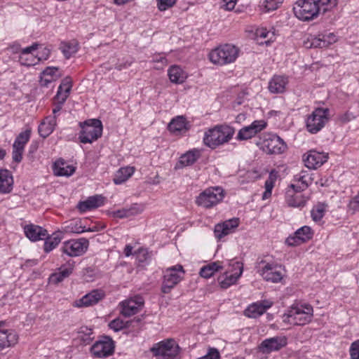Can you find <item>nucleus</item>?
<instances>
[{
	"instance_id": "obj_1",
	"label": "nucleus",
	"mask_w": 359,
	"mask_h": 359,
	"mask_svg": "<svg viewBox=\"0 0 359 359\" xmlns=\"http://www.w3.org/2000/svg\"><path fill=\"white\" fill-rule=\"evenodd\" d=\"M234 128L227 125H217L209 128L204 135L205 145L215 149L221 145L229 142L233 137Z\"/></svg>"
},
{
	"instance_id": "obj_2",
	"label": "nucleus",
	"mask_w": 359,
	"mask_h": 359,
	"mask_svg": "<svg viewBox=\"0 0 359 359\" xmlns=\"http://www.w3.org/2000/svg\"><path fill=\"white\" fill-rule=\"evenodd\" d=\"M313 316V309L310 304H295L283 316V321L292 325L303 326L309 323Z\"/></svg>"
},
{
	"instance_id": "obj_3",
	"label": "nucleus",
	"mask_w": 359,
	"mask_h": 359,
	"mask_svg": "<svg viewBox=\"0 0 359 359\" xmlns=\"http://www.w3.org/2000/svg\"><path fill=\"white\" fill-rule=\"evenodd\" d=\"M240 50L231 43L220 45L212 49L208 57L215 65L224 66L234 62L238 57Z\"/></svg>"
},
{
	"instance_id": "obj_4",
	"label": "nucleus",
	"mask_w": 359,
	"mask_h": 359,
	"mask_svg": "<svg viewBox=\"0 0 359 359\" xmlns=\"http://www.w3.org/2000/svg\"><path fill=\"white\" fill-rule=\"evenodd\" d=\"M225 196L224 190L221 187H210L199 194L196 198L195 203L205 209H210L222 201Z\"/></svg>"
},
{
	"instance_id": "obj_5",
	"label": "nucleus",
	"mask_w": 359,
	"mask_h": 359,
	"mask_svg": "<svg viewBox=\"0 0 359 359\" xmlns=\"http://www.w3.org/2000/svg\"><path fill=\"white\" fill-rule=\"evenodd\" d=\"M81 128L79 134V140L83 144L92 143L102 136V123L98 119H89L80 122Z\"/></svg>"
},
{
	"instance_id": "obj_6",
	"label": "nucleus",
	"mask_w": 359,
	"mask_h": 359,
	"mask_svg": "<svg viewBox=\"0 0 359 359\" xmlns=\"http://www.w3.org/2000/svg\"><path fill=\"white\" fill-rule=\"evenodd\" d=\"M257 145L268 154H280L287 149L285 142L277 135L271 133L262 134Z\"/></svg>"
},
{
	"instance_id": "obj_7",
	"label": "nucleus",
	"mask_w": 359,
	"mask_h": 359,
	"mask_svg": "<svg viewBox=\"0 0 359 359\" xmlns=\"http://www.w3.org/2000/svg\"><path fill=\"white\" fill-rule=\"evenodd\" d=\"M150 351L157 359H175L180 348L173 339H167L154 344Z\"/></svg>"
},
{
	"instance_id": "obj_8",
	"label": "nucleus",
	"mask_w": 359,
	"mask_h": 359,
	"mask_svg": "<svg viewBox=\"0 0 359 359\" xmlns=\"http://www.w3.org/2000/svg\"><path fill=\"white\" fill-rule=\"evenodd\" d=\"M185 271L180 264L168 268L163 273L161 292L169 293L184 278Z\"/></svg>"
},
{
	"instance_id": "obj_9",
	"label": "nucleus",
	"mask_w": 359,
	"mask_h": 359,
	"mask_svg": "<svg viewBox=\"0 0 359 359\" xmlns=\"http://www.w3.org/2000/svg\"><path fill=\"white\" fill-rule=\"evenodd\" d=\"M330 110L327 108H317L306 121L307 130L311 134L319 132L329 120Z\"/></svg>"
},
{
	"instance_id": "obj_10",
	"label": "nucleus",
	"mask_w": 359,
	"mask_h": 359,
	"mask_svg": "<svg viewBox=\"0 0 359 359\" xmlns=\"http://www.w3.org/2000/svg\"><path fill=\"white\" fill-rule=\"evenodd\" d=\"M318 8L315 1L298 0L293 6L294 15L302 21H310L316 18Z\"/></svg>"
},
{
	"instance_id": "obj_11",
	"label": "nucleus",
	"mask_w": 359,
	"mask_h": 359,
	"mask_svg": "<svg viewBox=\"0 0 359 359\" xmlns=\"http://www.w3.org/2000/svg\"><path fill=\"white\" fill-rule=\"evenodd\" d=\"M115 344L110 337L103 336L90 348V353L95 358L109 357L114 353Z\"/></svg>"
},
{
	"instance_id": "obj_12",
	"label": "nucleus",
	"mask_w": 359,
	"mask_h": 359,
	"mask_svg": "<svg viewBox=\"0 0 359 359\" xmlns=\"http://www.w3.org/2000/svg\"><path fill=\"white\" fill-rule=\"evenodd\" d=\"M88 245V240L85 238L72 239L63 243L62 251L70 257H77L86 252Z\"/></svg>"
},
{
	"instance_id": "obj_13",
	"label": "nucleus",
	"mask_w": 359,
	"mask_h": 359,
	"mask_svg": "<svg viewBox=\"0 0 359 359\" xmlns=\"http://www.w3.org/2000/svg\"><path fill=\"white\" fill-rule=\"evenodd\" d=\"M260 264H262L263 266L259 270V272L266 281L278 283L283 279V269L281 265L274 263H267L264 260L261 261Z\"/></svg>"
},
{
	"instance_id": "obj_14",
	"label": "nucleus",
	"mask_w": 359,
	"mask_h": 359,
	"mask_svg": "<svg viewBox=\"0 0 359 359\" xmlns=\"http://www.w3.org/2000/svg\"><path fill=\"white\" fill-rule=\"evenodd\" d=\"M144 303V299L140 295L125 299L119 303L120 313L125 317L133 316L142 309Z\"/></svg>"
},
{
	"instance_id": "obj_15",
	"label": "nucleus",
	"mask_w": 359,
	"mask_h": 359,
	"mask_svg": "<svg viewBox=\"0 0 359 359\" xmlns=\"http://www.w3.org/2000/svg\"><path fill=\"white\" fill-rule=\"evenodd\" d=\"M287 344V338L284 335L275 336L265 339L259 346V351L264 354L278 351Z\"/></svg>"
},
{
	"instance_id": "obj_16",
	"label": "nucleus",
	"mask_w": 359,
	"mask_h": 359,
	"mask_svg": "<svg viewBox=\"0 0 359 359\" xmlns=\"http://www.w3.org/2000/svg\"><path fill=\"white\" fill-rule=\"evenodd\" d=\"M314 231L310 226H304L298 229L293 235L289 236L285 243L291 247L298 246L312 239Z\"/></svg>"
},
{
	"instance_id": "obj_17",
	"label": "nucleus",
	"mask_w": 359,
	"mask_h": 359,
	"mask_svg": "<svg viewBox=\"0 0 359 359\" xmlns=\"http://www.w3.org/2000/svg\"><path fill=\"white\" fill-rule=\"evenodd\" d=\"M6 322L0 321V351L18 343V335L13 330L6 327Z\"/></svg>"
},
{
	"instance_id": "obj_18",
	"label": "nucleus",
	"mask_w": 359,
	"mask_h": 359,
	"mask_svg": "<svg viewBox=\"0 0 359 359\" xmlns=\"http://www.w3.org/2000/svg\"><path fill=\"white\" fill-rule=\"evenodd\" d=\"M328 159V154L310 150L304 155L305 165L309 169H317L323 165Z\"/></svg>"
},
{
	"instance_id": "obj_19",
	"label": "nucleus",
	"mask_w": 359,
	"mask_h": 359,
	"mask_svg": "<svg viewBox=\"0 0 359 359\" xmlns=\"http://www.w3.org/2000/svg\"><path fill=\"white\" fill-rule=\"evenodd\" d=\"M240 221L237 217L225 220L222 223L217 224L215 226L214 234L216 238L221 240L224 236L232 233L239 226Z\"/></svg>"
},
{
	"instance_id": "obj_20",
	"label": "nucleus",
	"mask_w": 359,
	"mask_h": 359,
	"mask_svg": "<svg viewBox=\"0 0 359 359\" xmlns=\"http://www.w3.org/2000/svg\"><path fill=\"white\" fill-rule=\"evenodd\" d=\"M337 41V37L334 33L324 32L319 34L318 36L312 37L306 46L308 48H327L331 44L334 43Z\"/></svg>"
},
{
	"instance_id": "obj_21",
	"label": "nucleus",
	"mask_w": 359,
	"mask_h": 359,
	"mask_svg": "<svg viewBox=\"0 0 359 359\" xmlns=\"http://www.w3.org/2000/svg\"><path fill=\"white\" fill-rule=\"evenodd\" d=\"M267 126V123L264 120H257L253 121L250 126L242 128L238 133L237 140H247L252 137Z\"/></svg>"
},
{
	"instance_id": "obj_22",
	"label": "nucleus",
	"mask_w": 359,
	"mask_h": 359,
	"mask_svg": "<svg viewBox=\"0 0 359 359\" xmlns=\"http://www.w3.org/2000/svg\"><path fill=\"white\" fill-rule=\"evenodd\" d=\"M272 305L273 302L267 299L257 302L249 305L244 311V314L248 318H256L264 314Z\"/></svg>"
},
{
	"instance_id": "obj_23",
	"label": "nucleus",
	"mask_w": 359,
	"mask_h": 359,
	"mask_svg": "<svg viewBox=\"0 0 359 359\" xmlns=\"http://www.w3.org/2000/svg\"><path fill=\"white\" fill-rule=\"evenodd\" d=\"M104 297V292L95 290L75 301L74 306L78 308L93 306L97 304Z\"/></svg>"
},
{
	"instance_id": "obj_24",
	"label": "nucleus",
	"mask_w": 359,
	"mask_h": 359,
	"mask_svg": "<svg viewBox=\"0 0 359 359\" xmlns=\"http://www.w3.org/2000/svg\"><path fill=\"white\" fill-rule=\"evenodd\" d=\"M142 325V320L140 318H135L130 320L124 321L120 318H117L116 319L112 320L109 323V327L110 329L113 330L114 332H118L125 328L134 327L136 330H139Z\"/></svg>"
},
{
	"instance_id": "obj_25",
	"label": "nucleus",
	"mask_w": 359,
	"mask_h": 359,
	"mask_svg": "<svg viewBox=\"0 0 359 359\" xmlns=\"http://www.w3.org/2000/svg\"><path fill=\"white\" fill-rule=\"evenodd\" d=\"M74 263L73 262H67L62 264L58 271L53 273L49 278V281L53 284H58L68 278L73 272Z\"/></svg>"
},
{
	"instance_id": "obj_26",
	"label": "nucleus",
	"mask_w": 359,
	"mask_h": 359,
	"mask_svg": "<svg viewBox=\"0 0 359 359\" xmlns=\"http://www.w3.org/2000/svg\"><path fill=\"white\" fill-rule=\"evenodd\" d=\"M24 232L27 238L33 242L43 240L48 236V231L46 229L33 224L25 225L24 226Z\"/></svg>"
},
{
	"instance_id": "obj_27",
	"label": "nucleus",
	"mask_w": 359,
	"mask_h": 359,
	"mask_svg": "<svg viewBox=\"0 0 359 359\" xmlns=\"http://www.w3.org/2000/svg\"><path fill=\"white\" fill-rule=\"evenodd\" d=\"M288 82L287 76L274 75L269 82L268 89L271 93H283L286 90V86Z\"/></svg>"
},
{
	"instance_id": "obj_28",
	"label": "nucleus",
	"mask_w": 359,
	"mask_h": 359,
	"mask_svg": "<svg viewBox=\"0 0 359 359\" xmlns=\"http://www.w3.org/2000/svg\"><path fill=\"white\" fill-rule=\"evenodd\" d=\"M104 203V198L101 195H95L88 197L83 201H80L77 205V208L81 212H86L99 207Z\"/></svg>"
},
{
	"instance_id": "obj_29",
	"label": "nucleus",
	"mask_w": 359,
	"mask_h": 359,
	"mask_svg": "<svg viewBox=\"0 0 359 359\" xmlns=\"http://www.w3.org/2000/svg\"><path fill=\"white\" fill-rule=\"evenodd\" d=\"M294 181L300 182L301 185L292 184L291 187L296 191L300 192L306 189L313 181L311 175L308 170H302L294 177Z\"/></svg>"
},
{
	"instance_id": "obj_30",
	"label": "nucleus",
	"mask_w": 359,
	"mask_h": 359,
	"mask_svg": "<svg viewBox=\"0 0 359 359\" xmlns=\"http://www.w3.org/2000/svg\"><path fill=\"white\" fill-rule=\"evenodd\" d=\"M13 179L10 171L0 170V193L8 194L13 189Z\"/></svg>"
},
{
	"instance_id": "obj_31",
	"label": "nucleus",
	"mask_w": 359,
	"mask_h": 359,
	"mask_svg": "<svg viewBox=\"0 0 359 359\" xmlns=\"http://www.w3.org/2000/svg\"><path fill=\"white\" fill-rule=\"evenodd\" d=\"M55 126V117H46L39 126L38 131L39 135L43 138L48 137L53 132Z\"/></svg>"
},
{
	"instance_id": "obj_32",
	"label": "nucleus",
	"mask_w": 359,
	"mask_h": 359,
	"mask_svg": "<svg viewBox=\"0 0 359 359\" xmlns=\"http://www.w3.org/2000/svg\"><path fill=\"white\" fill-rule=\"evenodd\" d=\"M53 172L57 176L69 177L74 174L75 168L64 160H57L53 165Z\"/></svg>"
},
{
	"instance_id": "obj_33",
	"label": "nucleus",
	"mask_w": 359,
	"mask_h": 359,
	"mask_svg": "<svg viewBox=\"0 0 359 359\" xmlns=\"http://www.w3.org/2000/svg\"><path fill=\"white\" fill-rule=\"evenodd\" d=\"M62 239V233L61 231H55L52 235L45 237L43 244V250L46 253H49L55 249Z\"/></svg>"
},
{
	"instance_id": "obj_34",
	"label": "nucleus",
	"mask_w": 359,
	"mask_h": 359,
	"mask_svg": "<svg viewBox=\"0 0 359 359\" xmlns=\"http://www.w3.org/2000/svg\"><path fill=\"white\" fill-rule=\"evenodd\" d=\"M169 79L172 83H182L187 78V73L177 65L171 66L168 70Z\"/></svg>"
},
{
	"instance_id": "obj_35",
	"label": "nucleus",
	"mask_w": 359,
	"mask_h": 359,
	"mask_svg": "<svg viewBox=\"0 0 359 359\" xmlns=\"http://www.w3.org/2000/svg\"><path fill=\"white\" fill-rule=\"evenodd\" d=\"M201 154L198 149L189 150L180 157L179 163L182 166L191 165L200 158Z\"/></svg>"
},
{
	"instance_id": "obj_36",
	"label": "nucleus",
	"mask_w": 359,
	"mask_h": 359,
	"mask_svg": "<svg viewBox=\"0 0 359 359\" xmlns=\"http://www.w3.org/2000/svg\"><path fill=\"white\" fill-rule=\"evenodd\" d=\"M186 118L182 116H178L171 120L168 124V130L172 133H180L188 129Z\"/></svg>"
},
{
	"instance_id": "obj_37",
	"label": "nucleus",
	"mask_w": 359,
	"mask_h": 359,
	"mask_svg": "<svg viewBox=\"0 0 359 359\" xmlns=\"http://www.w3.org/2000/svg\"><path fill=\"white\" fill-rule=\"evenodd\" d=\"M278 177V172L277 170L273 169L269 172V177L264 183L265 191L263 193L262 199H267L271 196L272 189Z\"/></svg>"
},
{
	"instance_id": "obj_38",
	"label": "nucleus",
	"mask_w": 359,
	"mask_h": 359,
	"mask_svg": "<svg viewBox=\"0 0 359 359\" xmlns=\"http://www.w3.org/2000/svg\"><path fill=\"white\" fill-rule=\"evenodd\" d=\"M133 167L121 168L116 173L113 182L115 184H121L127 181L134 173Z\"/></svg>"
},
{
	"instance_id": "obj_39",
	"label": "nucleus",
	"mask_w": 359,
	"mask_h": 359,
	"mask_svg": "<svg viewBox=\"0 0 359 359\" xmlns=\"http://www.w3.org/2000/svg\"><path fill=\"white\" fill-rule=\"evenodd\" d=\"M76 338L81 344H89L94 339L93 329L87 326H81L77 331Z\"/></svg>"
},
{
	"instance_id": "obj_40",
	"label": "nucleus",
	"mask_w": 359,
	"mask_h": 359,
	"mask_svg": "<svg viewBox=\"0 0 359 359\" xmlns=\"http://www.w3.org/2000/svg\"><path fill=\"white\" fill-rule=\"evenodd\" d=\"M318 8V15L325 14L332 11L338 4L337 0H316L315 1Z\"/></svg>"
},
{
	"instance_id": "obj_41",
	"label": "nucleus",
	"mask_w": 359,
	"mask_h": 359,
	"mask_svg": "<svg viewBox=\"0 0 359 359\" xmlns=\"http://www.w3.org/2000/svg\"><path fill=\"white\" fill-rule=\"evenodd\" d=\"M72 89V82L69 78L65 79L61 84L58 87V90L56 95L55 96V100L62 99L63 101H66L67 99L70 90Z\"/></svg>"
},
{
	"instance_id": "obj_42",
	"label": "nucleus",
	"mask_w": 359,
	"mask_h": 359,
	"mask_svg": "<svg viewBox=\"0 0 359 359\" xmlns=\"http://www.w3.org/2000/svg\"><path fill=\"white\" fill-rule=\"evenodd\" d=\"M239 268H240V271H239L238 273H233V274H230V275H228L227 273H226L225 277L222 276V277L219 278V279H218L219 283L222 288L227 289L231 285H232L236 283V281L238 280V279L239 278V277L241 276V274L243 273V267L241 266Z\"/></svg>"
},
{
	"instance_id": "obj_43",
	"label": "nucleus",
	"mask_w": 359,
	"mask_h": 359,
	"mask_svg": "<svg viewBox=\"0 0 359 359\" xmlns=\"http://www.w3.org/2000/svg\"><path fill=\"white\" fill-rule=\"evenodd\" d=\"M222 269V266L219 262H212L203 266L200 270L199 274L203 278H209Z\"/></svg>"
},
{
	"instance_id": "obj_44",
	"label": "nucleus",
	"mask_w": 359,
	"mask_h": 359,
	"mask_svg": "<svg viewBox=\"0 0 359 359\" xmlns=\"http://www.w3.org/2000/svg\"><path fill=\"white\" fill-rule=\"evenodd\" d=\"M32 130L27 128L25 131L21 132L15 138L13 147H20L25 149L26 144L31 137Z\"/></svg>"
},
{
	"instance_id": "obj_45",
	"label": "nucleus",
	"mask_w": 359,
	"mask_h": 359,
	"mask_svg": "<svg viewBox=\"0 0 359 359\" xmlns=\"http://www.w3.org/2000/svg\"><path fill=\"white\" fill-rule=\"evenodd\" d=\"M283 0H264L260 3V10L263 13L276 11L283 4Z\"/></svg>"
},
{
	"instance_id": "obj_46",
	"label": "nucleus",
	"mask_w": 359,
	"mask_h": 359,
	"mask_svg": "<svg viewBox=\"0 0 359 359\" xmlns=\"http://www.w3.org/2000/svg\"><path fill=\"white\" fill-rule=\"evenodd\" d=\"M60 49L67 59L75 54L79 48L76 42H63L61 43Z\"/></svg>"
},
{
	"instance_id": "obj_47",
	"label": "nucleus",
	"mask_w": 359,
	"mask_h": 359,
	"mask_svg": "<svg viewBox=\"0 0 359 359\" xmlns=\"http://www.w3.org/2000/svg\"><path fill=\"white\" fill-rule=\"evenodd\" d=\"M286 201L289 206L294 208L304 207L306 202L304 198L301 195L290 196L289 194L287 196Z\"/></svg>"
},
{
	"instance_id": "obj_48",
	"label": "nucleus",
	"mask_w": 359,
	"mask_h": 359,
	"mask_svg": "<svg viewBox=\"0 0 359 359\" xmlns=\"http://www.w3.org/2000/svg\"><path fill=\"white\" fill-rule=\"evenodd\" d=\"M325 208L324 204L318 203L311 211V216L314 222H319L324 217Z\"/></svg>"
},
{
	"instance_id": "obj_49",
	"label": "nucleus",
	"mask_w": 359,
	"mask_h": 359,
	"mask_svg": "<svg viewBox=\"0 0 359 359\" xmlns=\"http://www.w3.org/2000/svg\"><path fill=\"white\" fill-rule=\"evenodd\" d=\"M41 60H42L41 57H38V56H35L34 54L19 57V62L24 66H34Z\"/></svg>"
},
{
	"instance_id": "obj_50",
	"label": "nucleus",
	"mask_w": 359,
	"mask_h": 359,
	"mask_svg": "<svg viewBox=\"0 0 359 359\" xmlns=\"http://www.w3.org/2000/svg\"><path fill=\"white\" fill-rule=\"evenodd\" d=\"M136 259L140 263L149 262L151 259V253L147 248H140L135 252Z\"/></svg>"
},
{
	"instance_id": "obj_51",
	"label": "nucleus",
	"mask_w": 359,
	"mask_h": 359,
	"mask_svg": "<svg viewBox=\"0 0 359 359\" xmlns=\"http://www.w3.org/2000/svg\"><path fill=\"white\" fill-rule=\"evenodd\" d=\"M357 116V114L351 111L350 110H347L344 113H341L338 115L337 121L340 123L344 124L350 122L351 121L355 119Z\"/></svg>"
},
{
	"instance_id": "obj_52",
	"label": "nucleus",
	"mask_w": 359,
	"mask_h": 359,
	"mask_svg": "<svg viewBox=\"0 0 359 359\" xmlns=\"http://www.w3.org/2000/svg\"><path fill=\"white\" fill-rule=\"evenodd\" d=\"M135 214V210L133 208H123L121 210H118L116 211H114L112 215L116 218L123 219L129 217Z\"/></svg>"
},
{
	"instance_id": "obj_53",
	"label": "nucleus",
	"mask_w": 359,
	"mask_h": 359,
	"mask_svg": "<svg viewBox=\"0 0 359 359\" xmlns=\"http://www.w3.org/2000/svg\"><path fill=\"white\" fill-rule=\"evenodd\" d=\"M58 68L55 67H46L41 73L43 76L53 77L54 80H56L57 78L60 76V74H57Z\"/></svg>"
},
{
	"instance_id": "obj_54",
	"label": "nucleus",
	"mask_w": 359,
	"mask_h": 359,
	"mask_svg": "<svg viewBox=\"0 0 359 359\" xmlns=\"http://www.w3.org/2000/svg\"><path fill=\"white\" fill-rule=\"evenodd\" d=\"M349 353L350 359H359V339L351 344Z\"/></svg>"
},
{
	"instance_id": "obj_55",
	"label": "nucleus",
	"mask_w": 359,
	"mask_h": 359,
	"mask_svg": "<svg viewBox=\"0 0 359 359\" xmlns=\"http://www.w3.org/2000/svg\"><path fill=\"white\" fill-rule=\"evenodd\" d=\"M158 8L160 11H165L176 3V0H157Z\"/></svg>"
},
{
	"instance_id": "obj_56",
	"label": "nucleus",
	"mask_w": 359,
	"mask_h": 359,
	"mask_svg": "<svg viewBox=\"0 0 359 359\" xmlns=\"http://www.w3.org/2000/svg\"><path fill=\"white\" fill-rule=\"evenodd\" d=\"M24 149L20 147H13V152H12V158L13 161L16 163H20L22 160V154L24 152Z\"/></svg>"
},
{
	"instance_id": "obj_57",
	"label": "nucleus",
	"mask_w": 359,
	"mask_h": 359,
	"mask_svg": "<svg viewBox=\"0 0 359 359\" xmlns=\"http://www.w3.org/2000/svg\"><path fill=\"white\" fill-rule=\"evenodd\" d=\"M348 209L353 212V213L359 211V192L348 203Z\"/></svg>"
},
{
	"instance_id": "obj_58",
	"label": "nucleus",
	"mask_w": 359,
	"mask_h": 359,
	"mask_svg": "<svg viewBox=\"0 0 359 359\" xmlns=\"http://www.w3.org/2000/svg\"><path fill=\"white\" fill-rule=\"evenodd\" d=\"M80 223L81 222L78 223L77 222L72 223L71 225L72 226L71 227L70 231L75 233H81L87 231V229H86L85 226H82Z\"/></svg>"
},
{
	"instance_id": "obj_59",
	"label": "nucleus",
	"mask_w": 359,
	"mask_h": 359,
	"mask_svg": "<svg viewBox=\"0 0 359 359\" xmlns=\"http://www.w3.org/2000/svg\"><path fill=\"white\" fill-rule=\"evenodd\" d=\"M38 46L39 44L35 43L29 47L22 49V50L20 51V56H27L28 55L33 54V52L37 49Z\"/></svg>"
},
{
	"instance_id": "obj_60",
	"label": "nucleus",
	"mask_w": 359,
	"mask_h": 359,
	"mask_svg": "<svg viewBox=\"0 0 359 359\" xmlns=\"http://www.w3.org/2000/svg\"><path fill=\"white\" fill-rule=\"evenodd\" d=\"M65 101H63V100H55L54 98V108L53 109V114H54L53 117L57 118V113H58L62 107L63 104Z\"/></svg>"
},
{
	"instance_id": "obj_61",
	"label": "nucleus",
	"mask_w": 359,
	"mask_h": 359,
	"mask_svg": "<svg viewBox=\"0 0 359 359\" xmlns=\"http://www.w3.org/2000/svg\"><path fill=\"white\" fill-rule=\"evenodd\" d=\"M237 1L238 0H222L224 4L222 8L226 11H231L235 8Z\"/></svg>"
},
{
	"instance_id": "obj_62",
	"label": "nucleus",
	"mask_w": 359,
	"mask_h": 359,
	"mask_svg": "<svg viewBox=\"0 0 359 359\" xmlns=\"http://www.w3.org/2000/svg\"><path fill=\"white\" fill-rule=\"evenodd\" d=\"M271 34L266 28L261 27L256 29L255 34L257 37L261 39H266Z\"/></svg>"
},
{
	"instance_id": "obj_63",
	"label": "nucleus",
	"mask_w": 359,
	"mask_h": 359,
	"mask_svg": "<svg viewBox=\"0 0 359 359\" xmlns=\"http://www.w3.org/2000/svg\"><path fill=\"white\" fill-rule=\"evenodd\" d=\"M210 359H219L220 354L217 348H211L207 353Z\"/></svg>"
},
{
	"instance_id": "obj_64",
	"label": "nucleus",
	"mask_w": 359,
	"mask_h": 359,
	"mask_svg": "<svg viewBox=\"0 0 359 359\" xmlns=\"http://www.w3.org/2000/svg\"><path fill=\"white\" fill-rule=\"evenodd\" d=\"M54 80V78L53 77H48V76H43V75H41V80H40V83H41V85L43 86H48L49 83H50L51 82H53Z\"/></svg>"
}]
</instances>
